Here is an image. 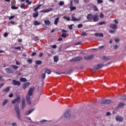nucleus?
Instances as JSON below:
<instances>
[{"label":"nucleus","mask_w":126,"mask_h":126,"mask_svg":"<svg viewBox=\"0 0 126 126\" xmlns=\"http://www.w3.org/2000/svg\"><path fill=\"white\" fill-rule=\"evenodd\" d=\"M71 11H72V10H75L76 9V7H74L73 6L69 8Z\"/></svg>","instance_id":"ea45409f"},{"label":"nucleus","mask_w":126,"mask_h":126,"mask_svg":"<svg viewBox=\"0 0 126 126\" xmlns=\"http://www.w3.org/2000/svg\"><path fill=\"white\" fill-rule=\"evenodd\" d=\"M42 4H39L38 6H37L36 7H35L33 9V11H38L37 10H38V9H40V8L41 7V6H42Z\"/></svg>","instance_id":"4be33fe9"},{"label":"nucleus","mask_w":126,"mask_h":126,"mask_svg":"<svg viewBox=\"0 0 126 126\" xmlns=\"http://www.w3.org/2000/svg\"><path fill=\"white\" fill-rule=\"evenodd\" d=\"M41 78H42V79H45L46 78V73H45L41 74Z\"/></svg>","instance_id":"4c0bfd02"},{"label":"nucleus","mask_w":126,"mask_h":126,"mask_svg":"<svg viewBox=\"0 0 126 126\" xmlns=\"http://www.w3.org/2000/svg\"><path fill=\"white\" fill-rule=\"evenodd\" d=\"M34 89H35L34 87L30 88L28 92V95L27 96H32V95H33V91H34Z\"/></svg>","instance_id":"39448f33"},{"label":"nucleus","mask_w":126,"mask_h":126,"mask_svg":"<svg viewBox=\"0 0 126 126\" xmlns=\"http://www.w3.org/2000/svg\"><path fill=\"white\" fill-rule=\"evenodd\" d=\"M59 21H60V18L59 17L56 18L54 21L55 25H58V22Z\"/></svg>","instance_id":"bb28decb"},{"label":"nucleus","mask_w":126,"mask_h":126,"mask_svg":"<svg viewBox=\"0 0 126 126\" xmlns=\"http://www.w3.org/2000/svg\"><path fill=\"white\" fill-rule=\"evenodd\" d=\"M106 22L102 21L99 23V25H103V24L106 25Z\"/></svg>","instance_id":"a19ab883"},{"label":"nucleus","mask_w":126,"mask_h":126,"mask_svg":"<svg viewBox=\"0 0 126 126\" xmlns=\"http://www.w3.org/2000/svg\"><path fill=\"white\" fill-rule=\"evenodd\" d=\"M111 99H105L101 101V104H110Z\"/></svg>","instance_id":"ddd939ff"},{"label":"nucleus","mask_w":126,"mask_h":126,"mask_svg":"<svg viewBox=\"0 0 126 126\" xmlns=\"http://www.w3.org/2000/svg\"><path fill=\"white\" fill-rule=\"evenodd\" d=\"M94 58V55H88L87 56L84 57V59L85 60H92Z\"/></svg>","instance_id":"4468645a"},{"label":"nucleus","mask_w":126,"mask_h":126,"mask_svg":"<svg viewBox=\"0 0 126 126\" xmlns=\"http://www.w3.org/2000/svg\"><path fill=\"white\" fill-rule=\"evenodd\" d=\"M25 6V4H24V3H22L20 5L21 8H24Z\"/></svg>","instance_id":"603ef678"},{"label":"nucleus","mask_w":126,"mask_h":126,"mask_svg":"<svg viewBox=\"0 0 126 126\" xmlns=\"http://www.w3.org/2000/svg\"><path fill=\"white\" fill-rule=\"evenodd\" d=\"M93 20L94 22H97L99 21V15L96 13L95 15H93Z\"/></svg>","instance_id":"20e7f679"},{"label":"nucleus","mask_w":126,"mask_h":126,"mask_svg":"<svg viewBox=\"0 0 126 126\" xmlns=\"http://www.w3.org/2000/svg\"><path fill=\"white\" fill-rule=\"evenodd\" d=\"M102 2H103V1L102 0H97L98 3H102Z\"/></svg>","instance_id":"e2e57ef3"},{"label":"nucleus","mask_w":126,"mask_h":126,"mask_svg":"<svg viewBox=\"0 0 126 126\" xmlns=\"http://www.w3.org/2000/svg\"><path fill=\"white\" fill-rule=\"evenodd\" d=\"M87 19L88 20H91V19H93V15L92 14H88L87 16Z\"/></svg>","instance_id":"412c9836"},{"label":"nucleus","mask_w":126,"mask_h":126,"mask_svg":"<svg viewBox=\"0 0 126 126\" xmlns=\"http://www.w3.org/2000/svg\"><path fill=\"white\" fill-rule=\"evenodd\" d=\"M35 64H41L42 63V61L40 60H37L35 62Z\"/></svg>","instance_id":"2f4dec72"},{"label":"nucleus","mask_w":126,"mask_h":126,"mask_svg":"<svg viewBox=\"0 0 126 126\" xmlns=\"http://www.w3.org/2000/svg\"><path fill=\"white\" fill-rule=\"evenodd\" d=\"M27 87L26 86V85H25V84H24L23 85V86H22V88L23 89H26V88H27Z\"/></svg>","instance_id":"13d9d810"},{"label":"nucleus","mask_w":126,"mask_h":126,"mask_svg":"<svg viewBox=\"0 0 126 126\" xmlns=\"http://www.w3.org/2000/svg\"><path fill=\"white\" fill-rule=\"evenodd\" d=\"M26 2L28 3V4H31L32 3V1L29 2V0H26Z\"/></svg>","instance_id":"8fccbe9b"},{"label":"nucleus","mask_w":126,"mask_h":126,"mask_svg":"<svg viewBox=\"0 0 126 126\" xmlns=\"http://www.w3.org/2000/svg\"><path fill=\"white\" fill-rule=\"evenodd\" d=\"M116 120L117 122H123V121H124V118L121 116H118L116 117Z\"/></svg>","instance_id":"2eb2a0df"},{"label":"nucleus","mask_w":126,"mask_h":126,"mask_svg":"<svg viewBox=\"0 0 126 126\" xmlns=\"http://www.w3.org/2000/svg\"><path fill=\"white\" fill-rule=\"evenodd\" d=\"M20 81L21 82H26V81H27V79H26V78H21L20 79Z\"/></svg>","instance_id":"c756f323"},{"label":"nucleus","mask_w":126,"mask_h":126,"mask_svg":"<svg viewBox=\"0 0 126 126\" xmlns=\"http://www.w3.org/2000/svg\"><path fill=\"white\" fill-rule=\"evenodd\" d=\"M72 6H73V4H72V0L70 1V6H69V8L70 7H72Z\"/></svg>","instance_id":"4d7b16f0"},{"label":"nucleus","mask_w":126,"mask_h":126,"mask_svg":"<svg viewBox=\"0 0 126 126\" xmlns=\"http://www.w3.org/2000/svg\"><path fill=\"white\" fill-rule=\"evenodd\" d=\"M102 59L104 60V61H109L110 60V59L109 58H108L105 56H103Z\"/></svg>","instance_id":"72a5a7b5"},{"label":"nucleus","mask_w":126,"mask_h":126,"mask_svg":"<svg viewBox=\"0 0 126 126\" xmlns=\"http://www.w3.org/2000/svg\"><path fill=\"white\" fill-rule=\"evenodd\" d=\"M20 99H21L20 96H18V97H17L16 98H15L12 101V104H15V103H16V102H17L18 103V105H19V100H20Z\"/></svg>","instance_id":"6e6552de"},{"label":"nucleus","mask_w":126,"mask_h":126,"mask_svg":"<svg viewBox=\"0 0 126 126\" xmlns=\"http://www.w3.org/2000/svg\"><path fill=\"white\" fill-rule=\"evenodd\" d=\"M54 63H58V61H59V57L58 56L54 57Z\"/></svg>","instance_id":"7c9ffc66"},{"label":"nucleus","mask_w":126,"mask_h":126,"mask_svg":"<svg viewBox=\"0 0 126 126\" xmlns=\"http://www.w3.org/2000/svg\"><path fill=\"white\" fill-rule=\"evenodd\" d=\"M41 24V23L38 22L37 21H33V25H35V26H37V25H40Z\"/></svg>","instance_id":"c85d7f7f"},{"label":"nucleus","mask_w":126,"mask_h":126,"mask_svg":"<svg viewBox=\"0 0 126 126\" xmlns=\"http://www.w3.org/2000/svg\"><path fill=\"white\" fill-rule=\"evenodd\" d=\"M12 126H17V124H16V123H13L12 124Z\"/></svg>","instance_id":"69168bd1"},{"label":"nucleus","mask_w":126,"mask_h":126,"mask_svg":"<svg viewBox=\"0 0 126 126\" xmlns=\"http://www.w3.org/2000/svg\"><path fill=\"white\" fill-rule=\"evenodd\" d=\"M122 100H126V95H122L121 97Z\"/></svg>","instance_id":"49530a36"},{"label":"nucleus","mask_w":126,"mask_h":126,"mask_svg":"<svg viewBox=\"0 0 126 126\" xmlns=\"http://www.w3.org/2000/svg\"><path fill=\"white\" fill-rule=\"evenodd\" d=\"M104 48H105V46L104 45L100 46L98 47V49H103Z\"/></svg>","instance_id":"774afa93"},{"label":"nucleus","mask_w":126,"mask_h":126,"mask_svg":"<svg viewBox=\"0 0 126 126\" xmlns=\"http://www.w3.org/2000/svg\"><path fill=\"white\" fill-rule=\"evenodd\" d=\"M36 54V52H33L32 53L31 56L32 57H34V56H35Z\"/></svg>","instance_id":"0e129e2a"},{"label":"nucleus","mask_w":126,"mask_h":126,"mask_svg":"<svg viewBox=\"0 0 126 126\" xmlns=\"http://www.w3.org/2000/svg\"><path fill=\"white\" fill-rule=\"evenodd\" d=\"M64 118L69 119L70 118V110H67L64 114Z\"/></svg>","instance_id":"423d86ee"},{"label":"nucleus","mask_w":126,"mask_h":126,"mask_svg":"<svg viewBox=\"0 0 126 126\" xmlns=\"http://www.w3.org/2000/svg\"><path fill=\"white\" fill-rule=\"evenodd\" d=\"M12 84L13 85H15V86H16L17 85L18 86H20L21 84V83L19 81H16L15 80H12Z\"/></svg>","instance_id":"0eeeda50"},{"label":"nucleus","mask_w":126,"mask_h":126,"mask_svg":"<svg viewBox=\"0 0 126 126\" xmlns=\"http://www.w3.org/2000/svg\"><path fill=\"white\" fill-rule=\"evenodd\" d=\"M11 9H18V7L15 6V5L11 6Z\"/></svg>","instance_id":"58836bf2"},{"label":"nucleus","mask_w":126,"mask_h":126,"mask_svg":"<svg viewBox=\"0 0 126 126\" xmlns=\"http://www.w3.org/2000/svg\"><path fill=\"white\" fill-rule=\"evenodd\" d=\"M8 102V100L5 99L3 102L2 106H4L5 105H6V104H7Z\"/></svg>","instance_id":"e433bc0d"},{"label":"nucleus","mask_w":126,"mask_h":126,"mask_svg":"<svg viewBox=\"0 0 126 126\" xmlns=\"http://www.w3.org/2000/svg\"><path fill=\"white\" fill-rule=\"evenodd\" d=\"M53 10V8H49L45 10H43L40 11V13L42 12H44V13H47V12H50V11H52Z\"/></svg>","instance_id":"9b49d317"},{"label":"nucleus","mask_w":126,"mask_h":126,"mask_svg":"<svg viewBox=\"0 0 126 126\" xmlns=\"http://www.w3.org/2000/svg\"><path fill=\"white\" fill-rule=\"evenodd\" d=\"M13 49H15V50H21V47H13Z\"/></svg>","instance_id":"37998d69"},{"label":"nucleus","mask_w":126,"mask_h":126,"mask_svg":"<svg viewBox=\"0 0 126 126\" xmlns=\"http://www.w3.org/2000/svg\"><path fill=\"white\" fill-rule=\"evenodd\" d=\"M45 73H47V74H51V70L48 69H46L45 71Z\"/></svg>","instance_id":"473e14b6"},{"label":"nucleus","mask_w":126,"mask_h":126,"mask_svg":"<svg viewBox=\"0 0 126 126\" xmlns=\"http://www.w3.org/2000/svg\"><path fill=\"white\" fill-rule=\"evenodd\" d=\"M62 32H63V33L61 34V37L63 38H66V33H67V31L65 30H63Z\"/></svg>","instance_id":"1a4fd4ad"},{"label":"nucleus","mask_w":126,"mask_h":126,"mask_svg":"<svg viewBox=\"0 0 126 126\" xmlns=\"http://www.w3.org/2000/svg\"><path fill=\"white\" fill-rule=\"evenodd\" d=\"M72 26H73V25H68L69 29H70V30H72Z\"/></svg>","instance_id":"5fc2aeb1"},{"label":"nucleus","mask_w":126,"mask_h":126,"mask_svg":"<svg viewBox=\"0 0 126 126\" xmlns=\"http://www.w3.org/2000/svg\"><path fill=\"white\" fill-rule=\"evenodd\" d=\"M58 4L59 5H61V6H63V4H64V1H60Z\"/></svg>","instance_id":"c9c22d12"},{"label":"nucleus","mask_w":126,"mask_h":126,"mask_svg":"<svg viewBox=\"0 0 126 126\" xmlns=\"http://www.w3.org/2000/svg\"><path fill=\"white\" fill-rule=\"evenodd\" d=\"M87 35V33L85 32H83L81 33V36H85Z\"/></svg>","instance_id":"a18cd8bd"},{"label":"nucleus","mask_w":126,"mask_h":126,"mask_svg":"<svg viewBox=\"0 0 126 126\" xmlns=\"http://www.w3.org/2000/svg\"><path fill=\"white\" fill-rule=\"evenodd\" d=\"M8 34L7 33V32H5L4 34H3V36L4 37H7Z\"/></svg>","instance_id":"680f3d73"},{"label":"nucleus","mask_w":126,"mask_h":126,"mask_svg":"<svg viewBox=\"0 0 126 126\" xmlns=\"http://www.w3.org/2000/svg\"><path fill=\"white\" fill-rule=\"evenodd\" d=\"M28 62L29 63H32V59H28Z\"/></svg>","instance_id":"052dcab7"},{"label":"nucleus","mask_w":126,"mask_h":126,"mask_svg":"<svg viewBox=\"0 0 126 126\" xmlns=\"http://www.w3.org/2000/svg\"><path fill=\"white\" fill-rule=\"evenodd\" d=\"M90 5H91V7L93 9L94 11H98L99 10L98 9V8H97V6L93 5L92 4H90Z\"/></svg>","instance_id":"f3484780"},{"label":"nucleus","mask_w":126,"mask_h":126,"mask_svg":"<svg viewBox=\"0 0 126 126\" xmlns=\"http://www.w3.org/2000/svg\"><path fill=\"white\" fill-rule=\"evenodd\" d=\"M83 60L81 57H76L70 60V62H81Z\"/></svg>","instance_id":"f03ea898"},{"label":"nucleus","mask_w":126,"mask_h":126,"mask_svg":"<svg viewBox=\"0 0 126 126\" xmlns=\"http://www.w3.org/2000/svg\"><path fill=\"white\" fill-rule=\"evenodd\" d=\"M5 70L6 72L7 73H8V74H10L11 73H13V71L10 68H6L5 69Z\"/></svg>","instance_id":"f8f14e48"},{"label":"nucleus","mask_w":126,"mask_h":126,"mask_svg":"<svg viewBox=\"0 0 126 126\" xmlns=\"http://www.w3.org/2000/svg\"><path fill=\"white\" fill-rule=\"evenodd\" d=\"M118 48H119V46H118V45H115L113 47V48L115 49V50H117Z\"/></svg>","instance_id":"6e6d98bb"},{"label":"nucleus","mask_w":126,"mask_h":126,"mask_svg":"<svg viewBox=\"0 0 126 126\" xmlns=\"http://www.w3.org/2000/svg\"><path fill=\"white\" fill-rule=\"evenodd\" d=\"M103 66H104L103 64H98L94 66L93 69V70H98V69L101 68V67H103Z\"/></svg>","instance_id":"7ed1b4c3"},{"label":"nucleus","mask_w":126,"mask_h":126,"mask_svg":"<svg viewBox=\"0 0 126 126\" xmlns=\"http://www.w3.org/2000/svg\"><path fill=\"white\" fill-rule=\"evenodd\" d=\"M110 28H111V29H117V25L111 24L110 26Z\"/></svg>","instance_id":"b1692460"},{"label":"nucleus","mask_w":126,"mask_h":126,"mask_svg":"<svg viewBox=\"0 0 126 126\" xmlns=\"http://www.w3.org/2000/svg\"><path fill=\"white\" fill-rule=\"evenodd\" d=\"M44 23L45 24V25H50V24H51V22L49 20H45L44 21Z\"/></svg>","instance_id":"cd10ccee"},{"label":"nucleus","mask_w":126,"mask_h":126,"mask_svg":"<svg viewBox=\"0 0 126 126\" xmlns=\"http://www.w3.org/2000/svg\"><path fill=\"white\" fill-rule=\"evenodd\" d=\"M34 110H35V109H31V110L28 111L26 112V115L28 116L29 115H30V114H31L32 113V112H33V111H34Z\"/></svg>","instance_id":"a878e982"},{"label":"nucleus","mask_w":126,"mask_h":126,"mask_svg":"<svg viewBox=\"0 0 126 126\" xmlns=\"http://www.w3.org/2000/svg\"><path fill=\"white\" fill-rule=\"evenodd\" d=\"M11 66L12 67V68H13V69L16 70L18 69V66L15 65H11Z\"/></svg>","instance_id":"f704fd0d"},{"label":"nucleus","mask_w":126,"mask_h":126,"mask_svg":"<svg viewBox=\"0 0 126 126\" xmlns=\"http://www.w3.org/2000/svg\"><path fill=\"white\" fill-rule=\"evenodd\" d=\"M39 16V12L36 11L35 13H33V17L34 18H37Z\"/></svg>","instance_id":"5701e85b"},{"label":"nucleus","mask_w":126,"mask_h":126,"mask_svg":"<svg viewBox=\"0 0 126 126\" xmlns=\"http://www.w3.org/2000/svg\"><path fill=\"white\" fill-rule=\"evenodd\" d=\"M109 33H110L111 34H114V33H115V32H116L115 31H113L112 30H110L109 31Z\"/></svg>","instance_id":"3c124183"},{"label":"nucleus","mask_w":126,"mask_h":126,"mask_svg":"<svg viewBox=\"0 0 126 126\" xmlns=\"http://www.w3.org/2000/svg\"><path fill=\"white\" fill-rule=\"evenodd\" d=\"M51 48H53V49H56L57 48V45H53L50 46Z\"/></svg>","instance_id":"864d4df0"},{"label":"nucleus","mask_w":126,"mask_h":126,"mask_svg":"<svg viewBox=\"0 0 126 126\" xmlns=\"http://www.w3.org/2000/svg\"><path fill=\"white\" fill-rule=\"evenodd\" d=\"M74 3H76V4H78L79 3V0H74Z\"/></svg>","instance_id":"09e8293b"},{"label":"nucleus","mask_w":126,"mask_h":126,"mask_svg":"<svg viewBox=\"0 0 126 126\" xmlns=\"http://www.w3.org/2000/svg\"><path fill=\"white\" fill-rule=\"evenodd\" d=\"M15 111L17 114V118L20 120V110L19 109V104H17L15 105Z\"/></svg>","instance_id":"f257e3e1"},{"label":"nucleus","mask_w":126,"mask_h":126,"mask_svg":"<svg viewBox=\"0 0 126 126\" xmlns=\"http://www.w3.org/2000/svg\"><path fill=\"white\" fill-rule=\"evenodd\" d=\"M10 90V87H6L5 89H3L2 91L3 93H7V92H9Z\"/></svg>","instance_id":"aec40b11"},{"label":"nucleus","mask_w":126,"mask_h":126,"mask_svg":"<svg viewBox=\"0 0 126 126\" xmlns=\"http://www.w3.org/2000/svg\"><path fill=\"white\" fill-rule=\"evenodd\" d=\"M25 85L26 86V87H27L28 86H29V85H30V82H26V83H25Z\"/></svg>","instance_id":"bf43d9fd"},{"label":"nucleus","mask_w":126,"mask_h":126,"mask_svg":"<svg viewBox=\"0 0 126 126\" xmlns=\"http://www.w3.org/2000/svg\"><path fill=\"white\" fill-rule=\"evenodd\" d=\"M43 53H40L39 55V58H42V57H43Z\"/></svg>","instance_id":"338daca9"},{"label":"nucleus","mask_w":126,"mask_h":126,"mask_svg":"<svg viewBox=\"0 0 126 126\" xmlns=\"http://www.w3.org/2000/svg\"><path fill=\"white\" fill-rule=\"evenodd\" d=\"M31 97L30 96L27 95L26 96V101L28 103V105H31Z\"/></svg>","instance_id":"dca6fc26"},{"label":"nucleus","mask_w":126,"mask_h":126,"mask_svg":"<svg viewBox=\"0 0 126 126\" xmlns=\"http://www.w3.org/2000/svg\"><path fill=\"white\" fill-rule=\"evenodd\" d=\"M78 28H82L83 25L82 24H79L77 26Z\"/></svg>","instance_id":"79ce46f5"},{"label":"nucleus","mask_w":126,"mask_h":126,"mask_svg":"<svg viewBox=\"0 0 126 126\" xmlns=\"http://www.w3.org/2000/svg\"><path fill=\"white\" fill-rule=\"evenodd\" d=\"M22 109H24L25 107H26V104L25 103V98H23L22 100Z\"/></svg>","instance_id":"a211bd4d"},{"label":"nucleus","mask_w":126,"mask_h":126,"mask_svg":"<svg viewBox=\"0 0 126 126\" xmlns=\"http://www.w3.org/2000/svg\"><path fill=\"white\" fill-rule=\"evenodd\" d=\"M73 72V69H71L69 70V71L67 73H65V72H63V74H71V73H72V72Z\"/></svg>","instance_id":"393cba45"},{"label":"nucleus","mask_w":126,"mask_h":126,"mask_svg":"<svg viewBox=\"0 0 126 126\" xmlns=\"http://www.w3.org/2000/svg\"><path fill=\"white\" fill-rule=\"evenodd\" d=\"M80 18L77 19L75 17V14H73L71 16V21H79Z\"/></svg>","instance_id":"9d476101"},{"label":"nucleus","mask_w":126,"mask_h":126,"mask_svg":"<svg viewBox=\"0 0 126 126\" xmlns=\"http://www.w3.org/2000/svg\"><path fill=\"white\" fill-rule=\"evenodd\" d=\"M99 17L100 18H104V14L102 13H100L99 14Z\"/></svg>","instance_id":"de8ad7c7"},{"label":"nucleus","mask_w":126,"mask_h":126,"mask_svg":"<svg viewBox=\"0 0 126 126\" xmlns=\"http://www.w3.org/2000/svg\"><path fill=\"white\" fill-rule=\"evenodd\" d=\"M14 17H15V15L11 16L9 17L8 19H9V20H11V19H13V18H14Z\"/></svg>","instance_id":"c03bdc74"},{"label":"nucleus","mask_w":126,"mask_h":126,"mask_svg":"<svg viewBox=\"0 0 126 126\" xmlns=\"http://www.w3.org/2000/svg\"><path fill=\"white\" fill-rule=\"evenodd\" d=\"M126 104H125V103H120L118 107H115V110H118L119 108H123V107H124V106H125Z\"/></svg>","instance_id":"6ab92c4d"}]
</instances>
